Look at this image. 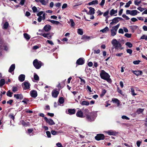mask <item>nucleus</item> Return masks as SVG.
<instances>
[{
	"instance_id": "nucleus-1",
	"label": "nucleus",
	"mask_w": 147,
	"mask_h": 147,
	"mask_svg": "<svg viewBox=\"0 0 147 147\" xmlns=\"http://www.w3.org/2000/svg\"><path fill=\"white\" fill-rule=\"evenodd\" d=\"M100 76L102 79L107 80V82L109 83L111 82V80L110 78V76L104 70H102L101 71L100 74Z\"/></svg>"
},
{
	"instance_id": "nucleus-2",
	"label": "nucleus",
	"mask_w": 147,
	"mask_h": 147,
	"mask_svg": "<svg viewBox=\"0 0 147 147\" xmlns=\"http://www.w3.org/2000/svg\"><path fill=\"white\" fill-rule=\"evenodd\" d=\"M33 64L34 67L37 69H39L41 66L43 65V63L37 59H35L33 62Z\"/></svg>"
},
{
	"instance_id": "nucleus-3",
	"label": "nucleus",
	"mask_w": 147,
	"mask_h": 147,
	"mask_svg": "<svg viewBox=\"0 0 147 147\" xmlns=\"http://www.w3.org/2000/svg\"><path fill=\"white\" fill-rule=\"evenodd\" d=\"M111 43L116 49H118L119 47H121L122 46L121 43L118 42L115 39L113 40L111 42Z\"/></svg>"
},
{
	"instance_id": "nucleus-4",
	"label": "nucleus",
	"mask_w": 147,
	"mask_h": 147,
	"mask_svg": "<svg viewBox=\"0 0 147 147\" xmlns=\"http://www.w3.org/2000/svg\"><path fill=\"white\" fill-rule=\"evenodd\" d=\"M105 136L104 134H98L95 137V139L97 141L104 140L105 139Z\"/></svg>"
},
{
	"instance_id": "nucleus-5",
	"label": "nucleus",
	"mask_w": 147,
	"mask_h": 147,
	"mask_svg": "<svg viewBox=\"0 0 147 147\" xmlns=\"http://www.w3.org/2000/svg\"><path fill=\"white\" fill-rule=\"evenodd\" d=\"M22 86L23 89L26 90L30 88V84L28 82L25 81L22 84Z\"/></svg>"
},
{
	"instance_id": "nucleus-6",
	"label": "nucleus",
	"mask_w": 147,
	"mask_h": 147,
	"mask_svg": "<svg viewBox=\"0 0 147 147\" xmlns=\"http://www.w3.org/2000/svg\"><path fill=\"white\" fill-rule=\"evenodd\" d=\"M86 120L88 121L91 122L94 120L93 116L91 113H89L88 115H86Z\"/></svg>"
},
{
	"instance_id": "nucleus-7",
	"label": "nucleus",
	"mask_w": 147,
	"mask_h": 147,
	"mask_svg": "<svg viewBox=\"0 0 147 147\" xmlns=\"http://www.w3.org/2000/svg\"><path fill=\"white\" fill-rule=\"evenodd\" d=\"M85 63V60L84 58L81 57L78 59L76 61V64L77 65H82Z\"/></svg>"
},
{
	"instance_id": "nucleus-8",
	"label": "nucleus",
	"mask_w": 147,
	"mask_h": 147,
	"mask_svg": "<svg viewBox=\"0 0 147 147\" xmlns=\"http://www.w3.org/2000/svg\"><path fill=\"white\" fill-rule=\"evenodd\" d=\"M44 119L50 125H52L55 124L53 121L51 119H48L47 117H45Z\"/></svg>"
},
{
	"instance_id": "nucleus-9",
	"label": "nucleus",
	"mask_w": 147,
	"mask_h": 147,
	"mask_svg": "<svg viewBox=\"0 0 147 147\" xmlns=\"http://www.w3.org/2000/svg\"><path fill=\"white\" fill-rule=\"evenodd\" d=\"M105 132L109 135L112 136H115L118 133V132H116L115 131L112 130H109L107 131H105Z\"/></svg>"
},
{
	"instance_id": "nucleus-10",
	"label": "nucleus",
	"mask_w": 147,
	"mask_h": 147,
	"mask_svg": "<svg viewBox=\"0 0 147 147\" xmlns=\"http://www.w3.org/2000/svg\"><path fill=\"white\" fill-rule=\"evenodd\" d=\"M40 35L49 39H51L52 38V36L50 35V33L49 32L47 33H41L40 34Z\"/></svg>"
},
{
	"instance_id": "nucleus-11",
	"label": "nucleus",
	"mask_w": 147,
	"mask_h": 147,
	"mask_svg": "<svg viewBox=\"0 0 147 147\" xmlns=\"http://www.w3.org/2000/svg\"><path fill=\"white\" fill-rule=\"evenodd\" d=\"M59 92L56 90H53L52 92V95L53 97L54 98H57Z\"/></svg>"
},
{
	"instance_id": "nucleus-12",
	"label": "nucleus",
	"mask_w": 147,
	"mask_h": 147,
	"mask_svg": "<svg viewBox=\"0 0 147 147\" xmlns=\"http://www.w3.org/2000/svg\"><path fill=\"white\" fill-rule=\"evenodd\" d=\"M30 95L32 97L35 98L37 96V92L35 90H32L30 92Z\"/></svg>"
},
{
	"instance_id": "nucleus-13",
	"label": "nucleus",
	"mask_w": 147,
	"mask_h": 147,
	"mask_svg": "<svg viewBox=\"0 0 147 147\" xmlns=\"http://www.w3.org/2000/svg\"><path fill=\"white\" fill-rule=\"evenodd\" d=\"M14 97L16 98V99L22 100L23 98V96L22 94H14Z\"/></svg>"
},
{
	"instance_id": "nucleus-14",
	"label": "nucleus",
	"mask_w": 147,
	"mask_h": 147,
	"mask_svg": "<svg viewBox=\"0 0 147 147\" xmlns=\"http://www.w3.org/2000/svg\"><path fill=\"white\" fill-rule=\"evenodd\" d=\"M83 112L81 110H79L76 113V116L80 118L83 117Z\"/></svg>"
},
{
	"instance_id": "nucleus-15",
	"label": "nucleus",
	"mask_w": 147,
	"mask_h": 147,
	"mask_svg": "<svg viewBox=\"0 0 147 147\" xmlns=\"http://www.w3.org/2000/svg\"><path fill=\"white\" fill-rule=\"evenodd\" d=\"M35 1L36 2H38L39 1H40L42 5H46L48 3L49 0H47L45 1V0H35Z\"/></svg>"
},
{
	"instance_id": "nucleus-16",
	"label": "nucleus",
	"mask_w": 147,
	"mask_h": 147,
	"mask_svg": "<svg viewBox=\"0 0 147 147\" xmlns=\"http://www.w3.org/2000/svg\"><path fill=\"white\" fill-rule=\"evenodd\" d=\"M132 72L137 76L141 75L142 74V71L141 70L132 71Z\"/></svg>"
},
{
	"instance_id": "nucleus-17",
	"label": "nucleus",
	"mask_w": 147,
	"mask_h": 147,
	"mask_svg": "<svg viewBox=\"0 0 147 147\" xmlns=\"http://www.w3.org/2000/svg\"><path fill=\"white\" fill-rule=\"evenodd\" d=\"M51 26L49 24L46 25L43 28V29L45 32H48L51 30Z\"/></svg>"
},
{
	"instance_id": "nucleus-18",
	"label": "nucleus",
	"mask_w": 147,
	"mask_h": 147,
	"mask_svg": "<svg viewBox=\"0 0 147 147\" xmlns=\"http://www.w3.org/2000/svg\"><path fill=\"white\" fill-rule=\"evenodd\" d=\"M25 76L24 74H21L18 77V79L20 82H23L25 79Z\"/></svg>"
},
{
	"instance_id": "nucleus-19",
	"label": "nucleus",
	"mask_w": 147,
	"mask_h": 147,
	"mask_svg": "<svg viewBox=\"0 0 147 147\" xmlns=\"http://www.w3.org/2000/svg\"><path fill=\"white\" fill-rule=\"evenodd\" d=\"M67 112L68 113L67 114L71 115L75 114L76 113V109H68Z\"/></svg>"
},
{
	"instance_id": "nucleus-20",
	"label": "nucleus",
	"mask_w": 147,
	"mask_h": 147,
	"mask_svg": "<svg viewBox=\"0 0 147 147\" xmlns=\"http://www.w3.org/2000/svg\"><path fill=\"white\" fill-rule=\"evenodd\" d=\"M115 30V29L113 27L112 29L111 30V36H114L116 34L117 30Z\"/></svg>"
},
{
	"instance_id": "nucleus-21",
	"label": "nucleus",
	"mask_w": 147,
	"mask_h": 147,
	"mask_svg": "<svg viewBox=\"0 0 147 147\" xmlns=\"http://www.w3.org/2000/svg\"><path fill=\"white\" fill-rule=\"evenodd\" d=\"M112 101L113 103H116L118 107L119 106L120 104V102L118 99L116 98H113L112 99Z\"/></svg>"
},
{
	"instance_id": "nucleus-22",
	"label": "nucleus",
	"mask_w": 147,
	"mask_h": 147,
	"mask_svg": "<svg viewBox=\"0 0 147 147\" xmlns=\"http://www.w3.org/2000/svg\"><path fill=\"white\" fill-rule=\"evenodd\" d=\"M112 22L110 23L111 25H113L114 24H115L118 22L119 20H118L117 17H116L113 19L112 20Z\"/></svg>"
},
{
	"instance_id": "nucleus-23",
	"label": "nucleus",
	"mask_w": 147,
	"mask_h": 147,
	"mask_svg": "<svg viewBox=\"0 0 147 147\" xmlns=\"http://www.w3.org/2000/svg\"><path fill=\"white\" fill-rule=\"evenodd\" d=\"M15 68V65L14 64H12L10 66L9 70L8 71L9 72L11 73L13 71Z\"/></svg>"
},
{
	"instance_id": "nucleus-24",
	"label": "nucleus",
	"mask_w": 147,
	"mask_h": 147,
	"mask_svg": "<svg viewBox=\"0 0 147 147\" xmlns=\"http://www.w3.org/2000/svg\"><path fill=\"white\" fill-rule=\"evenodd\" d=\"M131 15L132 16H135L137 15L138 13H139L140 12L136 10H131Z\"/></svg>"
},
{
	"instance_id": "nucleus-25",
	"label": "nucleus",
	"mask_w": 147,
	"mask_h": 147,
	"mask_svg": "<svg viewBox=\"0 0 147 147\" xmlns=\"http://www.w3.org/2000/svg\"><path fill=\"white\" fill-rule=\"evenodd\" d=\"M130 27L132 32H134L135 30L138 28V26L136 25L130 26Z\"/></svg>"
},
{
	"instance_id": "nucleus-26",
	"label": "nucleus",
	"mask_w": 147,
	"mask_h": 147,
	"mask_svg": "<svg viewBox=\"0 0 147 147\" xmlns=\"http://www.w3.org/2000/svg\"><path fill=\"white\" fill-rule=\"evenodd\" d=\"M98 4V1L97 0H93L89 3L88 5H96Z\"/></svg>"
},
{
	"instance_id": "nucleus-27",
	"label": "nucleus",
	"mask_w": 147,
	"mask_h": 147,
	"mask_svg": "<svg viewBox=\"0 0 147 147\" xmlns=\"http://www.w3.org/2000/svg\"><path fill=\"white\" fill-rule=\"evenodd\" d=\"M89 9L90 10L89 12V13L90 14H94L95 13V10L94 8H92L91 7H90L89 8Z\"/></svg>"
},
{
	"instance_id": "nucleus-28",
	"label": "nucleus",
	"mask_w": 147,
	"mask_h": 147,
	"mask_svg": "<svg viewBox=\"0 0 147 147\" xmlns=\"http://www.w3.org/2000/svg\"><path fill=\"white\" fill-rule=\"evenodd\" d=\"M109 30V28L106 26L104 28L101 30L100 31V32H102V33H105L107 31H108Z\"/></svg>"
},
{
	"instance_id": "nucleus-29",
	"label": "nucleus",
	"mask_w": 147,
	"mask_h": 147,
	"mask_svg": "<svg viewBox=\"0 0 147 147\" xmlns=\"http://www.w3.org/2000/svg\"><path fill=\"white\" fill-rule=\"evenodd\" d=\"M90 38V37L87 36L85 35H84L82 36L81 37L82 40H86L89 39Z\"/></svg>"
},
{
	"instance_id": "nucleus-30",
	"label": "nucleus",
	"mask_w": 147,
	"mask_h": 147,
	"mask_svg": "<svg viewBox=\"0 0 147 147\" xmlns=\"http://www.w3.org/2000/svg\"><path fill=\"white\" fill-rule=\"evenodd\" d=\"M58 102L60 104H63L64 102V99L62 97H60L59 99Z\"/></svg>"
},
{
	"instance_id": "nucleus-31",
	"label": "nucleus",
	"mask_w": 147,
	"mask_h": 147,
	"mask_svg": "<svg viewBox=\"0 0 147 147\" xmlns=\"http://www.w3.org/2000/svg\"><path fill=\"white\" fill-rule=\"evenodd\" d=\"M24 36L25 38H26L27 40H29L30 38V35H29L27 33H24Z\"/></svg>"
},
{
	"instance_id": "nucleus-32",
	"label": "nucleus",
	"mask_w": 147,
	"mask_h": 147,
	"mask_svg": "<svg viewBox=\"0 0 147 147\" xmlns=\"http://www.w3.org/2000/svg\"><path fill=\"white\" fill-rule=\"evenodd\" d=\"M117 9L116 10H114L113 9H111L110 11V14L112 16L113 14L117 13Z\"/></svg>"
},
{
	"instance_id": "nucleus-33",
	"label": "nucleus",
	"mask_w": 147,
	"mask_h": 147,
	"mask_svg": "<svg viewBox=\"0 0 147 147\" xmlns=\"http://www.w3.org/2000/svg\"><path fill=\"white\" fill-rule=\"evenodd\" d=\"M5 82L4 79H2L0 80V87H2L5 84Z\"/></svg>"
},
{
	"instance_id": "nucleus-34",
	"label": "nucleus",
	"mask_w": 147,
	"mask_h": 147,
	"mask_svg": "<svg viewBox=\"0 0 147 147\" xmlns=\"http://www.w3.org/2000/svg\"><path fill=\"white\" fill-rule=\"evenodd\" d=\"M78 33L80 35H82L83 34V31L82 29L79 28L77 29Z\"/></svg>"
},
{
	"instance_id": "nucleus-35",
	"label": "nucleus",
	"mask_w": 147,
	"mask_h": 147,
	"mask_svg": "<svg viewBox=\"0 0 147 147\" xmlns=\"http://www.w3.org/2000/svg\"><path fill=\"white\" fill-rule=\"evenodd\" d=\"M9 26V24L8 22H5L3 26V28L7 29Z\"/></svg>"
},
{
	"instance_id": "nucleus-36",
	"label": "nucleus",
	"mask_w": 147,
	"mask_h": 147,
	"mask_svg": "<svg viewBox=\"0 0 147 147\" xmlns=\"http://www.w3.org/2000/svg\"><path fill=\"white\" fill-rule=\"evenodd\" d=\"M82 105H86V106H88L89 105V103L88 101H83L82 103L81 104Z\"/></svg>"
},
{
	"instance_id": "nucleus-37",
	"label": "nucleus",
	"mask_w": 147,
	"mask_h": 147,
	"mask_svg": "<svg viewBox=\"0 0 147 147\" xmlns=\"http://www.w3.org/2000/svg\"><path fill=\"white\" fill-rule=\"evenodd\" d=\"M78 78L80 79V82H81L80 83V84L81 85H83L86 83V82L84 79L80 77H79Z\"/></svg>"
},
{
	"instance_id": "nucleus-38",
	"label": "nucleus",
	"mask_w": 147,
	"mask_h": 147,
	"mask_svg": "<svg viewBox=\"0 0 147 147\" xmlns=\"http://www.w3.org/2000/svg\"><path fill=\"white\" fill-rule=\"evenodd\" d=\"M106 92V90L105 89H103L102 90V92L100 94V96L102 97L103 96Z\"/></svg>"
},
{
	"instance_id": "nucleus-39",
	"label": "nucleus",
	"mask_w": 147,
	"mask_h": 147,
	"mask_svg": "<svg viewBox=\"0 0 147 147\" xmlns=\"http://www.w3.org/2000/svg\"><path fill=\"white\" fill-rule=\"evenodd\" d=\"M13 94V93L10 91V90H8L7 92V95L9 96V97H11L12 96V94Z\"/></svg>"
},
{
	"instance_id": "nucleus-40",
	"label": "nucleus",
	"mask_w": 147,
	"mask_h": 147,
	"mask_svg": "<svg viewBox=\"0 0 147 147\" xmlns=\"http://www.w3.org/2000/svg\"><path fill=\"white\" fill-rule=\"evenodd\" d=\"M125 45L128 47L129 48H131L132 46V44L130 42H127L125 44Z\"/></svg>"
},
{
	"instance_id": "nucleus-41",
	"label": "nucleus",
	"mask_w": 147,
	"mask_h": 147,
	"mask_svg": "<svg viewBox=\"0 0 147 147\" xmlns=\"http://www.w3.org/2000/svg\"><path fill=\"white\" fill-rule=\"evenodd\" d=\"M132 3L131 1H129L128 2L126 3V5L125 6V7H128L130 6V5Z\"/></svg>"
},
{
	"instance_id": "nucleus-42",
	"label": "nucleus",
	"mask_w": 147,
	"mask_h": 147,
	"mask_svg": "<svg viewBox=\"0 0 147 147\" xmlns=\"http://www.w3.org/2000/svg\"><path fill=\"white\" fill-rule=\"evenodd\" d=\"M34 79L35 80H39L38 76L36 73H34Z\"/></svg>"
},
{
	"instance_id": "nucleus-43",
	"label": "nucleus",
	"mask_w": 147,
	"mask_h": 147,
	"mask_svg": "<svg viewBox=\"0 0 147 147\" xmlns=\"http://www.w3.org/2000/svg\"><path fill=\"white\" fill-rule=\"evenodd\" d=\"M12 90L14 92H15L18 91V88L17 87L13 86L12 88Z\"/></svg>"
},
{
	"instance_id": "nucleus-44",
	"label": "nucleus",
	"mask_w": 147,
	"mask_h": 147,
	"mask_svg": "<svg viewBox=\"0 0 147 147\" xmlns=\"http://www.w3.org/2000/svg\"><path fill=\"white\" fill-rule=\"evenodd\" d=\"M131 94L135 96V95H137V94H136L134 92V89L132 87H131Z\"/></svg>"
},
{
	"instance_id": "nucleus-45",
	"label": "nucleus",
	"mask_w": 147,
	"mask_h": 147,
	"mask_svg": "<svg viewBox=\"0 0 147 147\" xmlns=\"http://www.w3.org/2000/svg\"><path fill=\"white\" fill-rule=\"evenodd\" d=\"M32 9L33 11V12L34 13H36L37 11V9L36 7L35 6H33L32 8Z\"/></svg>"
},
{
	"instance_id": "nucleus-46",
	"label": "nucleus",
	"mask_w": 147,
	"mask_h": 147,
	"mask_svg": "<svg viewBox=\"0 0 147 147\" xmlns=\"http://www.w3.org/2000/svg\"><path fill=\"white\" fill-rule=\"evenodd\" d=\"M141 1L140 0L138 1V0H135L134 1V4L136 5H138L141 3Z\"/></svg>"
},
{
	"instance_id": "nucleus-47",
	"label": "nucleus",
	"mask_w": 147,
	"mask_h": 147,
	"mask_svg": "<svg viewBox=\"0 0 147 147\" xmlns=\"http://www.w3.org/2000/svg\"><path fill=\"white\" fill-rule=\"evenodd\" d=\"M144 110V109L139 108L137 111V112L138 113H141Z\"/></svg>"
},
{
	"instance_id": "nucleus-48",
	"label": "nucleus",
	"mask_w": 147,
	"mask_h": 147,
	"mask_svg": "<svg viewBox=\"0 0 147 147\" xmlns=\"http://www.w3.org/2000/svg\"><path fill=\"white\" fill-rule=\"evenodd\" d=\"M9 117L11 119H12L13 120H14V119L15 118V116L13 114H10L9 115Z\"/></svg>"
},
{
	"instance_id": "nucleus-49",
	"label": "nucleus",
	"mask_w": 147,
	"mask_h": 147,
	"mask_svg": "<svg viewBox=\"0 0 147 147\" xmlns=\"http://www.w3.org/2000/svg\"><path fill=\"white\" fill-rule=\"evenodd\" d=\"M70 21L71 23V26H75V24L74 21L72 19H70Z\"/></svg>"
},
{
	"instance_id": "nucleus-50",
	"label": "nucleus",
	"mask_w": 147,
	"mask_h": 147,
	"mask_svg": "<svg viewBox=\"0 0 147 147\" xmlns=\"http://www.w3.org/2000/svg\"><path fill=\"white\" fill-rule=\"evenodd\" d=\"M140 39H145V40H147V36L144 34L140 38Z\"/></svg>"
},
{
	"instance_id": "nucleus-51",
	"label": "nucleus",
	"mask_w": 147,
	"mask_h": 147,
	"mask_svg": "<svg viewBox=\"0 0 147 147\" xmlns=\"http://www.w3.org/2000/svg\"><path fill=\"white\" fill-rule=\"evenodd\" d=\"M141 62V61H140L139 60H136L134 61L133 62V63L135 65H137L140 62Z\"/></svg>"
},
{
	"instance_id": "nucleus-52",
	"label": "nucleus",
	"mask_w": 147,
	"mask_h": 147,
	"mask_svg": "<svg viewBox=\"0 0 147 147\" xmlns=\"http://www.w3.org/2000/svg\"><path fill=\"white\" fill-rule=\"evenodd\" d=\"M126 51L127 53H129L130 55H131L132 53V50L131 49H128L126 50Z\"/></svg>"
},
{
	"instance_id": "nucleus-53",
	"label": "nucleus",
	"mask_w": 147,
	"mask_h": 147,
	"mask_svg": "<svg viewBox=\"0 0 147 147\" xmlns=\"http://www.w3.org/2000/svg\"><path fill=\"white\" fill-rule=\"evenodd\" d=\"M124 36L128 38H130L131 36V34L125 33Z\"/></svg>"
},
{
	"instance_id": "nucleus-54",
	"label": "nucleus",
	"mask_w": 147,
	"mask_h": 147,
	"mask_svg": "<svg viewBox=\"0 0 147 147\" xmlns=\"http://www.w3.org/2000/svg\"><path fill=\"white\" fill-rule=\"evenodd\" d=\"M46 133L48 138H50L51 137V134L50 132L49 131H46Z\"/></svg>"
},
{
	"instance_id": "nucleus-55",
	"label": "nucleus",
	"mask_w": 147,
	"mask_h": 147,
	"mask_svg": "<svg viewBox=\"0 0 147 147\" xmlns=\"http://www.w3.org/2000/svg\"><path fill=\"white\" fill-rule=\"evenodd\" d=\"M120 24H117V25L115 26H113L112 27L115 29V30H117L119 28L120 26Z\"/></svg>"
},
{
	"instance_id": "nucleus-56",
	"label": "nucleus",
	"mask_w": 147,
	"mask_h": 147,
	"mask_svg": "<svg viewBox=\"0 0 147 147\" xmlns=\"http://www.w3.org/2000/svg\"><path fill=\"white\" fill-rule=\"evenodd\" d=\"M51 133L52 135H56L58 132L55 130H52L51 131Z\"/></svg>"
},
{
	"instance_id": "nucleus-57",
	"label": "nucleus",
	"mask_w": 147,
	"mask_h": 147,
	"mask_svg": "<svg viewBox=\"0 0 147 147\" xmlns=\"http://www.w3.org/2000/svg\"><path fill=\"white\" fill-rule=\"evenodd\" d=\"M142 141H138L136 142V144L137 145V146L138 147H139L140 146V144L142 143Z\"/></svg>"
},
{
	"instance_id": "nucleus-58",
	"label": "nucleus",
	"mask_w": 147,
	"mask_h": 147,
	"mask_svg": "<svg viewBox=\"0 0 147 147\" xmlns=\"http://www.w3.org/2000/svg\"><path fill=\"white\" fill-rule=\"evenodd\" d=\"M121 117L122 119H126L128 120H129L130 119L129 118V117H128L125 115L122 116Z\"/></svg>"
},
{
	"instance_id": "nucleus-59",
	"label": "nucleus",
	"mask_w": 147,
	"mask_h": 147,
	"mask_svg": "<svg viewBox=\"0 0 147 147\" xmlns=\"http://www.w3.org/2000/svg\"><path fill=\"white\" fill-rule=\"evenodd\" d=\"M43 12L42 11H40L37 14V16H41V15L43 14Z\"/></svg>"
},
{
	"instance_id": "nucleus-60",
	"label": "nucleus",
	"mask_w": 147,
	"mask_h": 147,
	"mask_svg": "<svg viewBox=\"0 0 147 147\" xmlns=\"http://www.w3.org/2000/svg\"><path fill=\"white\" fill-rule=\"evenodd\" d=\"M13 101V100L11 99L7 101V103L9 104L10 105H11Z\"/></svg>"
},
{
	"instance_id": "nucleus-61",
	"label": "nucleus",
	"mask_w": 147,
	"mask_h": 147,
	"mask_svg": "<svg viewBox=\"0 0 147 147\" xmlns=\"http://www.w3.org/2000/svg\"><path fill=\"white\" fill-rule=\"evenodd\" d=\"M109 10L107 11H106L104 13L103 16H107L108 15V14L109 13Z\"/></svg>"
},
{
	"instance_id": "nucleus-62",
	"label": "nucleus",
	"mask_w": 147,
	"mask_h": 147,
	"mask_svg": "<svg viewBox=\"0 0 147 147\" xmlns=\"http://www.w3.org/2000/svg\"><path fill=\"white\" fill-rule=\"evenodd\" d=\"M137 9L140 10L141 12H142L145 9L141 7H139L137 8Z\"/></svg>"
},
{
	"instance_id": "nucleus-63",
	"label": "nucleus",
	"mask_w": 147,
	"mask_h": 147,
	"mask_svg": "<svg viewBox=\"0 0 147 147\" xmlns=\"http://www.w3.org/2000/svg\"><path fill=\"white\" fill-rule=\"evenodd\" d=\"M118 32L119 33L123 34L124 33V32L123 29L122 28H120L119 29Z\"/></svg>"
},
{
	"instance_id": "nucleus-64",
	"label": "nucleus",
	"mask_w": 147,
	"mask_h": 147,
	"mask_svg": "<svg viewBox=\"0 0 147 147\" xmlns=\"http://www.w3.org/2000/svg\"><path fill=\"white\" fill-rule=\"evenodd\" d=\"M56 145L58 147H63V146L61 143L58 142L56 144Z\"/></svg>"
}]
</instances>
